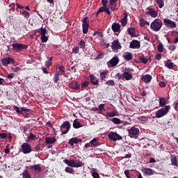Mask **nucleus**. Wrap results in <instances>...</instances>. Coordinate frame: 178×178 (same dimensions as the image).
Listing matches in <instances>:
<instances>
[{
    "mask_svg": "<svg viewBox=\"0 0 178 178\" xmlns=\"http://www.w3.org/2000/svg\"><path fill=\"white\" fill-rule=\"evenodd\" d=\"M162 20L160 19H154L150 24V29L152 31H159L162 29Z\"/></svg>",
    "mask_w": 178,
    "mask_h": 178,
    "instance_id": "obj_1",
    "label": "nucleus"
},
{
    "mask_svg": "<svg viewBox=\"0 0 178 178\" xmlns=\"http://www.w3.org/2000/svg\"><path fill=\"white\" fill-rule=\"evenodd\" d=\"M169 111H170V106L169 105L159 109L156 113V119L163 118V116H165V115L169 113Z\"/></svg>",
    "mask_w": 178,
    "mask_h": 178,
    "instance_id": "obj_2",
    "label": "nucleus"
},
{
    "mask_svg": "<svg viewBox=\"0 0 178 178\" xmlns=\"http://www.w3.org/2000/svg\"><path fill=\"white\" fill-rule=\"evenodd\" d=\"M65 163L68 165V166H71V168H81L83 166V163L81 161L76 159V160H65Z\"/></svg>",
    "mask_w": 178,
    "mask_h": 178,
    "instance_id": "obj_3",
    "label": "nucleus"
},
{
    "mask_svg": "<svg viewBox=\"0 0 178 178\" xmlns=\"http://www.w3.org/2000/svg\"><path fill=\"white\" fill-rule=\"evenodd\" d=\"M70 122H69L68 121L64 122L60 127V131L62 134H67V133H69V131L70 130Z\"/></svg>",
    "mask_w": 178,
    "mask_h": 178,
    "instance_id": "obj_4",
    "label": "nucleus"
},
{
    "mask_svg": "<svg viewBox=\"0 0 178 178\" xmlns=\"http://www.w3.org/2000/svg\"><path fill=\"white\" fill-rule=\"evenodd\" d=\"M38 31L40 33V40L42 42H47L48 41V36L45 35L47 31L45 28L41 27L38 29Z\"/></svg>",
    "mask_w": 178,
    "mask_h": 178,
    "instance_id": "obj_5",
    "label": "nucleus"
},
{
    "mask_svg": "<svg viewBox=\"0 0 178 178\" xmlns=\"http://www.w3.org/2000/svg\"><path fill=\"white\" fill-rule=\"evenodd\" d=\"M12 47L15 52H20V51H23V49H27V45L22 43H14L12 44Z\"/></svg>",
    "mask_w": 178,
    "mask_h": 178,
    "instance_id": "obj_6",
    "label": "nucleus"
},
{
    "mask_svg": "<svg viewBox=\"0 0 178 178\" xmlns=\"http://www.w3.org/2000/svg\"><path fill=\"white\" fill-rule=\"evenodd\" d=\"M82 27L83 34H87L88 33V29H90V21H88V18H83Z\"/></svg>",
    "mask_w": 178,
    "mask_h": 178,
    "instance_id": "obj_7",
    "label": "nucleus"
},
{
    "mask_svg": "<svg viewBox=\"0 0 178 178\" xmlns=\"http://www.w3.org/2000/svg\"><path fill=\"white\" fill-rule=\"evenodd\" d=\"M21 149L23 154H30L31 152V146L29 143H24L22 145Z\"/></svg>",
    "mask_w": 178,
    "mask_h": 178,
    "instance_id": "obj_8",
    "label": "nucleus"
},
{
    "mask_svg": "<svg viewBox=\"0 0 178 178\" xmlns=\"http://www.w3.org/2000/svg\"><path fill=\"white\" fill-rule=\"evenodd\" d=\"M1 63L3 66H8V65H13V63H15V59L11 57H6L1 59Z\"/></svg>",
    "mask_w": 178,
    "mask_h": 178,
    "instance_id": "obj_9",
    "label": "nucleus"
},
{
    "mask_svg": "<svg viewBox=\"0 0 178 178\" xmlns=\"http://www.w3.org/2000/svg\"><path fill=\"white\" fill-rule=\"evenodd\" d=\"M108 138L113 141H119V140H122V136L116 132H110L108 134Z\"/></svg>",
    "mask_w": 178,
    "mask_h": 178,
    "instance_id": "obj_10",
    "label": "nucleus"
},
{
    "mask_svg": "<svg viewBox=\"0 0 178 178\" xmlns=\"http://www.w3.org/2000/svg\"><path fill=\"white\" fill-rule=\"evenodd\" d=\"M128 133L130 136V137L133 138L134 136H138V134L140 133V129L136 127H131V129H128Z\"/></svg>",
    "mask_w": 178,
    "mask_h": 178,
    "instance_id": "obj_11",
    "label": "nucleus"
},
{
    "mask_svg": "<svg viewBox=\"0 0 178 178\" xmlns=\"http://www.w3.org/2000/svg\"><path fill=\"white\" fill-rule=\"evenodd\" d=\"M163 22L166 27H169L170 29H175L176 27L175 22H173L169 19H165Z\"/></svg>",
    "mask_w": 178,
    "mask_h": 178,
    "instance_id": "obj_12",
    "label": "nucleus"
},
{
    "mask_svg": "<svg viewBox=\"0 0 178 178\" xmlns=\"http://www.w3.org/2000/svg\"><path fill=\"white\" fill-rule=\"evenodd\" d=\"M111 49H113V51L122 49V45L120 44V42H119V40H115L111 43Z\"/></svg>",
    "mask_w": 178,
    "mask_h": 178,
    "instance_id": "obj_13",
    "label": "nucleus"
},
{
    "mask_svg": "<svg viewBox=\"0 0 178 178\" xmlns=\"http://www.w3.org/2000/svg\"><path fill=\"white\" fill-rule=\"evenodd\" d=\"M118 63H119V58L114 56L107 63V65H108V66H111V67H113V66H116Z\"/></svg>",
    "mask_w": 178,
    "mask_h": 178,
    "instance_id": "obj_14",
    "label": "nucleus"
},
{
    "mask_svg": "<svg viewBox=\"0 0 178 178\" xmlns=\"http://www.w3.org/2000/svg\"><path fill=\"white\" fill-rule=\"evenodd\" d=\"M146 15H149L152 17H156L158 16V11L153 8H148Z\"/></svg>",
    "mask_w": 178,
    "mask_h": 178,
    "instance_id": "obj_15",
    "label": "nucleus"
},
{
    "mask_svg": "<svg viewBox=\"0 0 178 178\" xmlns=\"http://www.w3.org/2000/svg\"><path fill=\"white\" fill-rule=\"evenodd\" d=\"M143 173H144V175H146L147 176H152V175H155V172L151 169V168H143L142 170Z\"/></svg>",
    "mask_w": 178,
    "mask_h": 178,
    "instance_id": "obj_16",
    "label": "nucleus"
},
{
    "mask_svg": "<svg viewBox=\"0 0 178 178\" xmlns=\"http://www.w3.org/2000/svg\"><path fill=\"white\" fill-rule=\"evenodd\" d=\"M129 47L133 49H138L140 48V42L138 40H132Z\"/></svg>",
    "mask_w": 178,
    "mask_h": 178,
    "instance_id": "obj_17",
    "label": "nucleus"
},
{
    "mask_svg": "<svg viewBox=\"0 0 178 178\" xmlns=\"http://www.w3.org/2000/svg\"><path fill=\"white\" fill-rule=\"evenodd\" d=\"M46 144H54L56 143V138L54 136H47L45 138Z\"/></svg>",
    "mask_w": 178,
    "mask_h": 178,
    "instance_id": "obj_18",
    "label": "nucleus"
},
{
    "mask_svg": "<svg viewBox=\"0 0 178 178\" xmlns=\"http://www.w3.org/2000/svg\"><path fill=\"white\" fill-rule=\"evenodd\" d=\"M111 29L114 33H119V31H120V24L118 23H113L111 26Z\"/></svg>",
    "mask_w": 178,
    "mask_h": 178,
    "instance_id": "obj_19",
    "label": "nucleus"
},
{
    "mask_svg": "<svg viewBox=\"0 0 178 178\" xmlns=\"http://www.w3.org/2000/svg\"><path fill=\"white\" fill-rule=\"evenodd\" d=\"M151 80H152V76L149 74H146L142 77V81H144V83H150Z\"/></svg>",
    "mask_w": 178,
    "mask_h": 178,
    "instance_id": "obj_20",
    "label": "nucleus"
},
{
    "mask_svg": "<svg viewBox=\"0 0 178 178\" xmlns=\"http://www.w3.org/2000/svg\"><path fill=\"white\" fill-rule=\"evenodd\" d=\"M69 87H70V88H73L74 90H79L80 86H79L77 81H73L70 83Z\"/></svg>",
    "mask_w": 178,
    "mask_h": 178,
    "instance_id": "obj_21",
    "label": "nucleus"
},
{
    "mask_svg": "<svg viewBox=\"0 0 178 178\" xmlns=\"http://www.w3.org/2000/svg\"><path fill=\"white\" fill-rule=\"evenodd\" d=\"M90 81L92 84H93V86H98L99 84L98 79H97L94 75H90Z\"/></svg>",
    "mask_w": 178,
    "mask_h": 178,
    "instance_id": "obj_22",
    "label": "nucleus"
},
{
    "mask_svg": "<svg viewBox=\"0 0 178 178\" xmlns=\"http://www.w3.org/2000/svg\"><path fill=\"white\" fill-rule=\"evenodd\" d=\"M37 137L34 136L32 133L29 134V136L26 137V143H30V141H34V140H36Z\"/></svg>",
    "mask_w": 178,
    "mask_h": 178,
    "instance_id": "obj_23",
    "label": "nucleus"
},
{
    "mask_svg": "<svg viewBox=\"0 0 178 178\" xmlns=\"http://www.w3.org/2000/svg\"><path fill=\"white\" fill-rule=\"evenodd\" d=\"M123 58L124 60H133V54L131 53H127L125 55L123 56Z\"/></svg>",
    "mask_w": 178,
    "mask_h": 178,
    "instance_id": "obj_24",
    "label": "nucleus"
},
{
    "mask_svg": "<svg viewBox=\"0 0 178 178\" xmlns=\"http://www.w3.org/2000/svg\"><path fill=\"white\" fill-rule=\"evenodd\" d=\"M90 144L94 147H99V145H100L99 143H98V138H94L90 141Z\"/></svg>",
    "mask_w": 178,
    "mask_h": 178,
    "instance_id": "obj_25",
    "label": "nucleus"
},
{
    "mask_svg": "<svg viewBox=\"0 0 178 178\" xmlns=\"http://www.w3.org/2000/svg\"><path fill=\"white\" fill-rule=\"evenodd\" d=\"M123 77L125 79V80H131V79H133V74H130L129 72H124Z\"/></svg>",
    "mask_w": 178,
    "mask_h": 178,
    "instance_id": "obj_26",
    "label": "nucleus"
},
{
    "mask_svg": "<svg viewBox=\"0 0 178 178\" xmlns=\"http://www.w3.org/2000/svg\"><path fill=\"white\" fill-rule=\"evenodd\" d=\"M90 171L92 172V176L93 178H99V174L97 172V168H91Z\"/></svg>",
    "mask_w": 178,
    "mask_h": 178,
    "instance_id": "obj_27",
    "label": "nucleus"
},
{
    "mask_svg": "<svg viewBox=\"0 0 178 178\" xmlns=\"http://www.w3.org/2000/svg\"><path fill=\"white\" fill-rule=\"evenodd\" d=\"M107 118H113L115 116H118V112L116 111H111V112H108L105 115Z\"/></svg>",
    "mask_w": 178,
    "mask_h": 178,
    "instance_id": "obj_28",
    "label": "nucleus"
},
{
    "mask_svg": "<svg viewBox=\"0 0 178 178\" xmlns=\"http://www.w3.org/2000/svg\"><path fill=\"white\" fill-rule=\"evenodd\" d=\"M77 143H79V139H77V138H72L69 140V144L72 147H73L74 144H77Z\"/></svg>",
    "mask_w": 178,
    "mask_h": 178,
    "instance_id": "obj_29",
    "label": "nucleus"
},
{
    "mask_svg": "<svg viewBox=\"0 0 178 178\" xmlns=\"http://www.w3.org/2000/svg\"><path fill=\"white\" fill-rule=\"evenodd\" d=\"M165 67H168V69H173L175 67V63L170 62V60L166 61L165 64Z\"/></svg>",
    "mask_w": 178,
    "mask_h": 178,
    "instance_id": "obj_30",
    "label": "nucleus"
},
{
    "mask_svg": "<svg viewBox=\"0 0 178 178\" xmlns=\"http://www.w3.org/2000/svg\"><path fill=\"white\" fill-rule=\"evenodd\" d=\"M122 26H126L127 24V13H124V18L121 20Z\"/></svg>",
    "mask_w": 178,
    "mask_h": 178,
    "instance_id": "obj_31",
    "label": "nucleus"
},
{
    "mask_svg": "<svg viewBox=\"0 0 178 178\" xmlns=\"http://www.w3.org/2000/svg\"><path fill=\"white\" fill-rule=\"evenodd\" d=\"M140 25L141 27H144L145 26H149V22L142 18L140 19Z\"/></svg>",
    "mask_w": 178,
    "mask_h": 178,
    "instance_id": "obj_32",
    "label": "nucleus"
},
{
    "mask_svg": "<svg viewBox=\"0 0 178 178\" xmlns=\"http://www.w3.org/2000/svg\"><path fill=\"white\" fill-rule=\"evenodd\" d=\"M22 178H31V175H30L27 170H24L22 172Z\"/></svg>",
    "mask_w": 178,
    "mask_h": 178,
    "instance_id": "obj_33",
    "label": "nucleus"
},
{
    "mask_svg": "<svg viewBox=\"0 0 178 178\" xmlns=\"http://www.w3.org/2000/svg\"><path fill=\"white\" fill-rule=\"evenodd\" d=\"M171 161V165L172 166H177V159H176V156H172L170 159Z\"/></svg>",
    "mask_w": 178,
    "mask_h": 178,
    "instance_id": "obj_34",
    "label": "nucleus"
},
{
    "mask_svg": "<svg viewBox=\"0 0 178 178\" xmlns=\"http://www.w3.org/2000/svg\"><path fill=\"white\" fill-rule=\"evenodd\" d=\"M166 105V99L164 97L159 98V106H165Z\"/></svg>",
    "mask_w": 178,
    "mask_h": 178,
    "instance_id": "obj_35",
    "label": "nucleus"
},
{
    "mask_svg": "<svg viewBox=\"0 0 178 178\" xmlns=\"http://www.w3.org/2000/svg\"><path fill=\"white\" fill-rule=\"evenodd\" d=\"M31 168V169H33V170H35L36 172H40L41 171V166H40V164L33 165Z\"/></svg>",
    "mask_w": 178,
    "mask_h": 178,
    "instance_id": "obj_36",
    "label": "nucleus"
},
{
    "mask_svg": "<svg viewBox=\"0 0 178 178\" xmlns=\"http://www.w3.org/2000/svg\"><path fill=\"white\" fill-rule=\"evenodd\" d=\"M127 31L129 35H131L132 37L136 35V31L134 30V28H129Z\"/></svg>",
    "mask_w": 178,
    "mask_h": 178,
    "instance_id": "obj_37",
    "label": "nucleus"
},
{
    "mask_svg": "<svg viewBox=\"0 0 178 178\" xmlns=\"http://www.w3.org/2000/svg\"><path fill=\"white\" fill-rule=\"evenodd\" d=\"M73 127L74 129H80V127H81V124H80V122H79L76 120H74V122H73Z\"/></svg>",
    "mask_w": 178,
    "mask_h": 178,
    "instance_id": "obj_38",
    "label": "nucleus"
},
{
    "mask_svg": "<svg viewBox=\"0 0 178 178\" xmlns=\"http://www.w3.org/2000/svg\"><path fill=\"white\" fill-rule=\"evenodd\" d=\"M118 0H110V5L111 6L112 10H115V6H116V3Z\"/></svg>",
    "mask_w": 178,
    "mask_h": 178,
    "instance_id": "obj_39",
    "label": "nucleus"
},
{
    "mask_svg": "<svg viewBox=\"0 0 178 178\" xmlns=\"http://www.w3.org/2000/svg\"><path fill=\"white\" fill-rule=\"evenodd\" d=\"M58 70H59V74L63 75L65 74V67L63 65H59L58 67Z\"/></svg>",
    "mask_w": 178,
    "mask_h": 178,
    "instance_id": "obj_40",
    "label": "nucleus"
},
{
    "mask_svg": "<svg viewBox=\"0 0 178 178\" xmlns=\"http://www.w3.org/2000/svg\"><path fill=\"white\" fill-rule=\"evenodd\" d=\"M156 3L159 5V8H163L165 3L163 0H156Z\"/></svg>",
    "mask_w": 178,
    "mask_h": 178,
    "instance_id": "obj_41",
    "label": "nucleus"
},
{
    "mask_svg": "<svg viewBox=\"0 0 178 178\" xmlns=\"http://www.w3.org/2000/svg\"><path fill=\"white\" fill-rule=\"evenodd\" d=\"M112 122L113 123H114L115 124H120L121 121L120 119L118 118H114L112 119Z\"/></svg>",
    "mask_w": 178,
    "mask_h": 178,
    "instance_id": "obj_42",
    "label": "nucleus"
},
{
    "mask_svg": "<svg viewBox=\"0 0 178 178\" xmlns=\"http://www.w3.org/2000/svg\"><path fill=\"white\" fill-rule=\"evenodd\" d=\"M59 76H60L59 72L56 73V74L54 75V83H58V81H59V80H60Z\"/></svg>",
    "mask_w": 178,
    "mask_h": 178,
    "instance_id": "obj_43",
    "label": "nucleus"
},
{
    "mask_svg": "<svg viewBox=\"0 0 178 178\" xmlns=\"http://www.w3.org/2000/svg\"><path fill=\"white\" fill-rule=\"evenodd\" d=\"M106 84L107 86H111V87H113L115 86V81L113 80H109L106 82Z\"/></svg>",
    "mask_w": 178,
    "mask_h": 178,
    "instance_id": "obj_44",
    "label": "nucleus"
},
{
    "mask_svg": "<svg viewBox=\"0 0 178 178\" xmlns=\"http://www.w3.org/2000/svg\"><path fill=\"white\" fill-rule=\"evenodd\" d=\"M88 84H90L88 83V81L83 82L82 84H81V86L82 90H84V88H86V87H88Z\"/></svg>",
    "mask_w": 178,
    "mask_h": 178,
    "instance_id": "obj_45",
    "label": "nucleus"
},
{
    "mask_svg": "<svg viewBox=\"0 0 178 178\" xmlns=\"http://www.w3.org/2000/svg\"><path fill=\"white\" fill-rule=\"evenodd\" d=\"M100 79L102 80H105V79H106V72H103L100 73Z\"/></svg>",
    "mask_w": 178,
    "mask_h": 178,
    "instance_id": "obj_46",
    "label": "nucleus"
},
{
    "mask_svg": "<svg viewBox=\"0 0 178 178\" xmlns=\"http://www.w3.org/2000/svg\"><path fill=\"white\" fill-rule=\"evenodd\" d=\"M79 47L81 49H83L84 47H86V42H84V40H81L79 42Z\"/></svg>",
    "mask_w": 178,
    "mask_h": 178,
    "instance_id": "obj_47",
    "label": "nucleus"
},
{
    "mask_svg": "<svg viewBox=\"0 0 178 178\" xmlns=\"http://www.w3.org/2000/svg\"><path fill=\"white\" fill-rule=\"evenodd\" d=\"M158 51L159 52H163V44L162 43H159L158 46Z\"/></svg>",
    "mask_w": 178,
    "mask_h": 178,
    "instance_id": "obj_48",
    "label": "nucleus"
},
{
    "mask_svg": "<svg viewBox=\"0 0 178 178\" xmlns=\"http://www.w3.org/2000/svg\"><path fill=\"white\" fill-rule=\"evenodd\" d=\"M65 172H66V173H73V170L70 167H66L65 169Z\"/></svg>",
    "mask_w": 178,
    "mask_h": 178,
    "instance_id": "obj_49",
    "label": "nucleus"
},
{
    "mask_svg": "<svg viewBox=\"0 0 178 178\" xmlns=\"http://www.w3.org/2000/svg\"><path fill=\"white\" fill-rule=\"evenodd\" d=\"M140 60H141L142 63H148V58H145V57H140Z\"/></svg>",
    "mask_w": 178,
    "mask_h": 178,
    "instance_id": "obj_50",
    "label": "nucleus"
},
{
    "mask_svg": "<svg viewBox=\"0 0 178 178\" xmlns=\"http://www.w3.org/2000/svg\"><path fill=\"white\" fill-rule=\"evenodd\" d=\"M139 120H140V122H141V123H145V122H147V118L142 116V117L139 118Z\"/></svg>",
    "mask_w": 178,
    "mask_h": 178,
    "instance_id": "obj_51",
    "label": "nucleus"
},
{
    "mask_svg": "<svg viewBox=\"0 0 178 178\" xmlns=\"http://www.w3.org/2000/svg\"><path fill=\"white\" fill-rule=\"evenodd\" d=\"M99 111H105V106L104 104H101L99 105Z\"/></svg>",
    "mask_w": 178,
    "mask_h": 178,
    "instance_id": "obj_52",
    "label": "nucleus"
},
{
    "mask_svg": "<svg viewBox=\"0 0 178 178\" xmlns=\"http://www.w3.org/2000/svg\"><path fill=\"white\" fill-rule=\"evenodd\" d=\"M22 15H24V16L26 17H30V14L24 10H22Z\"/></svg>",
    "mask_w": 178,
    "mask_h": 178,
    "instance_id": "obj_53",
    "label": "nucleus"
},
{
    "mask_svg": "<svg viewBox=\"0 0 178 178\" xmlns=\"http://www.w3.org/2000/svg\"><path fill=\"white\" fill-rule=\"evenodd\" d=\"M11 70L13 72H17L20 70V68L19 67H12Z\"/></svg>",
    "mask_w": 178,
    "mask_h": 178,
    "instance_id": "obj_54",
    "label": "nucleus"
},
{
    "mask_svg": "<svg viewBox=\"0 0 178 178\" xmlns=\"http://www.w3.org/2000/svg\"><path fill=\"white\" fill-rule=\"evenodd\" d=\"M8 136L5 133L0 134V140H2L3 138H6Z\"/></svg>",
    "mask_w": 178,
    "mask_h": 178,
    "instance_id": "obj_55",
    "label": "nucleus"
},
{
    "mask_svg": "<svg viewBox=\"0 0 178 178\" xmlns=\"http://www.w3.org/2000/svg\"><path fill=\"white\" fill-rule=\"evenodd\" d=\"M93 35H96L97 37H100L101 38H102V37H104V35H102V33H101L99 32L94 33Z\"/></svg>",
    "mask_w": 178,
    "mask_h": 178,
    "instance_id": "obj_56",
    "label": "nucleus"
},
{
    "mask_svg": "<svg viewBox=\"0 0 178 178\" xmlns=\"http://www.w3.org/2000/svg\"><path fill=\"white\" fill-rule=\"evenodd\" d=\"M79 49L80 48H79V47H76L72 49V52H74V54H79Z\"/></svg>",
    "mask_w": 178,
    "mask_h": 178,
    "instance_id": "obj_57",
    "label": "nucleus"
},
{
    "mask_svg": "<svg viewBox=\"0 0 178 178\" xmlns=\"http://www.w3.org/2000/svg\"><path fill=\"white\" fill-rule=\"evenodd\" d=\"M104 12H106V13L107 15H111V10H109V8L108 7L105 6Z\"/></svg>",
    "mask_w": 178,
    "mask_h": 178,
    "instance_id": "obj_58",
    "label": "nucleus"
},
{
    "mask_svg": "<svg viewBox=\"0 0 178 178\" xmlns=\"http://www.w3.org/2000/svg\"><path fill=\"white\" fill-rule=\"evenodd\" d=\"M162 58V55L161 54H158L156 55V60H161Z\"/></svg>",
    "mask_w": 178,
    "mask_h": 178,
    "instance_id": "obj_59",
    "label": "nucleus"
},
{
    "mask_svg": "<svg viewBox=\"0 0 178 178\" xmlns=\"http://www.w3.org/2000/svg\"><path fill=\"white\" fill-rule=\"evenodd\" d=\"M51 65H52V62H51V60L46 61L45 66H47V67H49V66H51Z\"/></svg>",
    "mask_w": 178,
    "mask_h": 178,
    "instance_id": "obj_60",
    "label": "nucleus"
},
{
    "mask_svg": "<svg viewBox=\"0 0 178 178\" xmlns=\"http://www.w3.org/2000/svg\"><path fill=\"white\" fill-rule=\"evenodd\" d=\"M131 72H134V70L131 68H126L124 72L130 73Z\"/></svg>",
    "mask_w": 178,
    "mask_h": 178,
    "instance_id": "obj_61",
    "label": "nucleus"
},
{
    "mask_svg": "<svg viewBox=\"0 0 178 178\" xmlns=\"http://www.w3.org/2000/svg\"><path fill=\"white\" fill-rule=\"evenodd\" d=\"M124 175H125L126 177L130 178V173L129 172V170H127L124 171Z\"/></svg>",
    "mask_w": 178,
    "mask_h": 178,
    "instance_id": "obj_62",
    "label": "nucleus"
},
{
    "mask_svg": "<svg viewBox=\"0 0 178 178\" xmlns=\"http://www.w3.org/2000/svg\"><path fill=\"white\" fill-rule=\"evenodd\" d=\"M14 110L17 112V113H20V108L16 106H14Z\"/></svg>",
    "mask_w": 178,
    "mask_h": 178,
    "instance_id": "obj_63",
    "label": "nucleus"
},
{
    "mask_svg": "<svg viewBox=\"0 0 178 178\" xmlns=\"http://www.w3.org/2000/svg\"><path fill=\"white\" fill-rule=\"evenodd\" d=\"M159 86L162 87V88L166 87V83H165L163 81H161V82L159 83Z\"/></svg>",
    "mask_w": 178,
    "mask_h": 178,
    "instance_id": "obj_64",
    "label": "nucleus"
}]
</instances>
